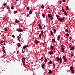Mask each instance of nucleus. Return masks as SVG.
I'll return each instance as SVG.
<instances>
[{
    "label": "nucleus",
    "mask_w": 75,
    "mask_h": 75,
    "mask_svg": "<svg viewBox=\"0 0 75 75\" xmlns=\"http://www.w3.org/2000/svg\"><path fill=\"white\" fill-rule=\"evenodd\" d=\"M57 61H59V60L60 64H61V63H62V59L61 58V57H60V58H59V57H57Z\"/></svg>",
    "instance_id": "f257e3e1"
},
{
    "label": "nucleus",
    "mask_w": 75,
    "mask_h": 75,
    "mask_svg": "<svg viewBox=\"0 0 75 75\" xmlns=\"http://www.w3.org/2000/svg\"><path fill=\"white\" fill-rule=\"evenodd\" d=\"M64 20V18H58V20H59L60 21V22H62Z\"/></svg>",
    "instance_id": "f03ea898"
},
{
    "label": "nucleus",
    "mask_w": 75,
    "mask_h": 75,
    "mask_svg": "<svg viewBox=\"0 0 75 75\" xmlns=\"http://www.w3.org/2000/svg\"><path fill=\"white\" fill-rule=\"evenodd\" d=\"M63 59L64 62H67V59H66V57H65V55L63 56Z\"/></svg>",
    "instance_id": "7ed1b4c3"
},
{
    "label": "nucleus",
    "mask_w": 75,
    "mask_h": 75,
    "mask_svg": "<svg viewBox=\"0 0 75 75\" xmlns=\"http://www.w3.org/2000/svg\"><path fill=\"white\" fill-rule=\"evenodd\" d=\"M5 43V42L4 41H2L1 43V44L2 45H6Z\"/></svg>",
    "instance_id": "20e7f679"
},
{
    "label": "nucleus",
    "mask_w": 75,
    "mask_h": 75,
    "mask_svg": "<svg viewBox=\"0 0 75 75\" xmlns=\"http://www.w3.org/2000/svg\"><path fill=\"white\" fill-rule=\"evenodd\" d=\"M23 30V29L21 28H19L18 29L17 31H18V32H21Z\"/></svg>",
    "instance_id": "39448f33"
},
{
    "label": "nucleus",
    "mask_w": 75,
    "mask_h": 75,
    "mask_svg": "<svg viewBox=\"0 0 75 75\" xmlns=\"http://www.w3.org/2000/svg\"><path fill=\"white\" fill-rule=\"evenodd\" d=\"M48 16L49 17H50L51 18V17H52V15L51 14H48Z\"/></svg>",
    "instance_id": "423d86ee"
},
{
    "label": "nucleus",
    "mask_w": 75,
    "mask_h": 75,
    "mask_svg": "<svg viewBox=\"0 0 75 75\" xmlns=\"http://www.w3.org/2000/svg\"><path fill=\"white\" fill-rule=\"evenodd\" d=\"M28 46V45H25L23 47V49H25V48H27V47Z\"/></svg>",
    "instance_id": "0eeeda50"
},
{
    "label": "nucleus",
    "mask_w": 75,
    "mask_h": 75,
    "mask_svg": "<svg viewBox=\"0 0 75 75\" xmlns=\"http://www.w3.org/2000/svg\"><path fill=\"white\" fill-rule=\"evenodd\" d=\"M49 54L51 55V54H53V52L52 51H50L49 52Z\"/></svg>",
    "instance_id": "6e6552de"
},
{
    "label": "nucleus",
    "mask_w": 75,
    "mask_h": 75,
    "mask_svg": "<svg viewBox=\"0 0 75 75\" xmlns=\"http://www.w3.org/2000/svg\"><path fill=\"white\" fill-rule=\"evenodd\" d=\"M35 43L36 44H38V41L37 40H35Z\"/></svg>",
    "instance_id": "1a4fd4ad"
},
{
    "label": "nucleus",
    "mask_w": 75,
    "mask_h": 75,
    "mask_svg": "<svg viewBox=\"0 0 75 75\" xmlns=\"http://www.w3.org/2000/svg\"><path fill=\"white\" fill-rule=\"evenodd\" d=\"M49 74H51V73H52V71H51V70H49V72H48Z\"/></svg>",
    "instance_id": "9d476101"
},
{
    "label": "nucleus",
    "mask_w": 75,
    "mask_h": 75,
    "mask_svg": "<svg viewBox=\"0 0 75 75\" xmlns=\"http://www.w3.org/2000/svg\"><path fill=\"white\" fill-rule=\"evenodd\" d=\"M70 69L71 71L72 70H73V69H74V68L73 67L71 66L70 67Z\"/></svg>",
    "instance_id": "9b49d317"
},
{
    "label": "nucleus",
    "mask_w": 75,
    "mask_h": 75,
    "mask_svg": "<svg viewBox=\"0 0 75 75\" xmlns=\"http://www.w3.org/2000/svg\"><path fill=\"white\" fill-rule=\"evenodd\" d=\"M44 66H45V64H43L42 65V68H43V69H44Z\"/></svg>",
    "instance_id": "f8f14e48"
},
{
    "label": "nucleus",
    "mask_w": 75,
    "mask_h": 75,
    "mask_svg": "<svg viewBox=\"0 0 75 75\" xmlns=\"http://www.w3.org/2000/svg\"><path fill=\"white\" fill-rule=\"evenodd\" d=\"M74 47H71L70 48V50H74Z\"/></svg>",
    "instance_id": "ddd939ff"
},
{
    "label": "nucleus",
    "mask_w": 75,
    "mask_h": 75,
    "mask_svg": "<svg viewBox=\"0 0 75 75\" xmlns=\"http://www.w3.org/2000/svg\"><path fill=\"white\" fill-rule=\"evenodd\" d=\"M64 13V14L65 15V16H67V12L65 11Z\"/></svg>",
    "instance_id": "4468645a"
},
{
    "label": "nucleus",
    "mask_w": 75,
    "mask_h": 75,
    "mask_svg": "<svg viewBox=\"0 0 75 75\" xmlns=\"http://www.w3.org/2000/svg\"><path fill=\"white\" fill-rule=\"evenodd\" d=\"M60 35H59L58 37H57V40H59V38H60Z\"/></svg>",
    "instance_id": "2eb2a0df"
},
{
    "label": "nucleus",
    "mask_w": 75,
    "mask_h": 75,
    "mask_svg": "<svg viewBox=\"0 0 75 75\" xmlns=\"http://www.w3.org/2000/svg\"><path fill=\"white\" fill-rule=\"evenodd\" d=\"M52 41L53 42L55 43V39H52Z\"/></svg>",
    "instance_id": "dca6fc26"
},
{
    "label": "nucleus",
    "mask_w": 75,
    "mask_h": 75,
    "mask_svg": "<svg viewBox=\"0 0 75 75\" xmlns=\"http://www.w3.org/2000/svg\"><path fill=\"white\" fill-rule=\"evenodd\" d=\"M39 27L41 29H42V28L41 27V24H39Z\"/></svg>",
    "instance_id": "f3484780"
},
{
    "label": "nucleus",
    "mask_w": 75,
    "mask_h": 75,
    "mask_svg": "<svg viewBox=\"0 0 75 75\" xmlns=\"http://www.w3.org/2000/svg\"><path fill=\"white\" fill-rule=\"evenodd\" d=\"M15 22L16 23H18V20H16Z\"/></svg>",
    "instance_id": "a211bd4d"
},
{
    "label": "nucleus",
    "mask_w": 75,
    "mask_h": 75,
    "mask_svg": "<svg viewBox=\"0 0 75 75\" xmlns=\"http://www.w3.org/2000/svg\"><path fill=\"white\" fill-rule=\"evenodd\" d=\"M61 46L62 48H63V47H64V45H63V44H61Z\"/></svg>",
    "instance_id": "6ab92c4d"
},
{
    "label": "nucleus",
    "mask_w": 75,
    "mask_h": 75,
    "mask_svg": "<svg viewBox=\"0 0 75 75\" xmlns=\"http://www.w3.org/2000/svg\"><path fill=\"white\" fill-rule=\"evenodd\" d=\"M22 61H25V58H23L22 59Z\"/></svg>",
    "instance_id": "aec40b11"
},
{
    "label": "nucleus",
    "mask_w": 75,
    "mask_h": 75,
    "mask_svg": "<svg viewBox=\"0 0 75 75\" xmlns=\"http://www.w3.org/2000/svg\"><path fill=\"white\" fill-rule=\"evenodd\" d=\"M22 62L23 63V64L24 65H25V62L22 61Z\"/></svg>",
    "instance_id": "412c9836"
},
{
    "label": "nucleus",
    "mask_w": 75,
    "mask_h": 75,
    "mask_svg": "<svg viewBox=\"0 0 75 75\" xmlns=\"http://www.w3.org/2000/svg\"><path fill=\"white\" fill-rule=\"evenodd\" d=\"M45 62H47V58H45Z\"/></svg>",
    "instance_id": "4be33fe9"
},
{
    "label": "nucleus",
    "mask_w": 75,
    "mask_h": 75,
    "mask_svg": "<svg viewBox=\"0 0 75 75\" xmlns=\"http://www.w3.org/2000/svg\"><path fill=\"white\" fill-rule=\"evenodd\" d=\"M51 32V35H53V32H52V31H51V32Z\"/></svg>",
    "instance_id": "5701e85b"
},
{
    "label": "nucleus",
    "mask_w": 75,
    "mask_h": 75,
    "mask_svg": "<svg viewBox=\"0 0 75 75\" xmlns=\"http://www.w3.org/2000/svg\"><path fill=\"white\" fill-rule=\"evenodd\" d=\"M29 14H32V11H31V10L29 12Z\"/></svg>",
    "instance_id": "b1692460"
},
{
    "label": "nucleus",
    "mask_w": 75,
    "mask_h": 75,
    "mask_svg": "<svg viewBox=\"0 0 75 75\" xmlns=\"http://www.w3.org/2000/svg\"><path fill=\"white\" fill-rule=\"evenodd\" d=\"M65 31L66 32V33H68V30L67 29H66L65 30Z\"/></svg>",
    "instance_id": "393cba45"
},
{
    "label": "nucleus",
    "mask_w": 75,
    "mask_h": 75,
    "mask_svg": "<svg viewBox=\"0 0 75 75\" xmlns=\"http://www.w3.org/2000/svg\"><path fill=\"white\" fill-rule=\"evenodd\" d=\"M56 16L57 17V18L58 20V18H59V16H58V15H56Z\"/></svg>",
    "instance_id": "a878e982"
},
{
    "label": "nucleus",
    "mask_w": 75,
    "mask_h": 75,
    "mask_svg": "<svg viewBox=\"0 0 75 75\" xmlns=\"http://www.w3.org/2000/svg\"><path fill=\"white\" fill-rule=\"evenodd\" d=\"M3 51L4 53H6V51H5V50H4V48L3 49Z\"/></svg>",
    "instance_id": "bb28decb"
},
{
    "label": "nucleus",
    "mask_w": 75,
    "mask_h": 75,
    "mask_svg": "<svg viewBox=\"0 0 75 75\" xmlns=\"http://www.w3.org/2000/svg\"><path fill=\"white\" fill-rule=\"evenodd\" d=\"M17 45L18 47H20V46H21V45H20V43H18V44H17Z\"/></svg>",
    "instance_id": "cd10ccee"
},
{
    "label": "nucleus",
    "mask_w": 75,
    "mask_h": 75,
    "mask_svg": "<svg viewBox=\"0 0 75 75\" xmlns=\"http://www.w3.org/2000/svg\"><path fill=\"white\" fill-rule=\"evenodd\" d=\"M42 17H45V14H42Z\"/></svg>",
    "instance_id": "c85d7f7f"
},
{
    "label": "nucleus",
    "mask_w": 75,
    "mask_h": 75,
    "mask_svg": "<svg viewBox=\"0 0 75 75\" xmlns=\"http://www.w3.org/2000/svg\"><path fill=\"white\" fill-rule=\"evenodd\" d=\"M54 33H56V30L55 29H54Z\"/></svg>",
    "instance_id": "c756f323"
},
{
    "label": "nucleus",
    "mask_w": 75,
    "mask_h": 75,
    "mask_svg": "<svg viewBox=\"0 0 75 75\" xmlns=\"http://www.w3.org/2000/svg\"><path fill=\"white\" fill-rule=\"evenodd\" d=\"M53 48H54V47L52 46H51V49L52 50H53Z\"/></svg>",
    "instance_id": "7c9ffc66"
},
{
    "label": "nucleus",
    "mask_w": 75,
    "mask_h": 75,
    "mask_svg": "<svg viewBox=\"0 0 75 75\" xmlns=\"http://www.w3.org/2000/svg\"><path fill=\"white\" fill-rule=\"evenodd\" d=\"M14 8V7L12 6V7H11V9L12 10H13Z\"/></svg>",
    "instance_id": "2f4dec72"
},
{
    "label": "nucleus",
    "mask_w": 75,
    "mask_h": 75,
    "mask_svg": "<svg viewBox=\"0 0 75 75\" xmlns=\"http://www.w3.org/2000/svg\"><path fill=\"white\" fill-rule=\"evenodd\" d=\"M52 61H50V62H49V64H51V63H52Z\"/></svg>",
    "instance_id": "473e14b6"
},
{
    "label": "nucleus",
    "mask_w": 75,
    "mask_h": 75,
    "mask_svg": "<svg viewBox=\"0 0 75 75\" xmlns=\"http://www.w3.org/2000/svg\"><path fill=\"white\" fill-rule=\"evenodd\" d=\"M41 33H42V35H43V31H41Z\"/></svg>",
    "instance_id": "72a5a7b5"
},
{
    "label": "nucleus",
    "mask_w": 75,
    "mask_h": 75,
    "mask_svg": "<svg viewBox=\"0 0 75 75\" xmlns=\"http://www.w3.org/2000/svg\"><path fill=\"white\" fill-rule=\"evenodd\" d=\"M18 40L19 41H20V38H19V36H18Z\"/></svg>",
    "instance_id": "f704fd0d"
},
{
    "label": "nucleus",
    "mask_w": 75,
    "mask_h": 75,
    "mask_svg": "<svg viewBox=\"0 0 75 75\" xmlns=\"http://www.w3.org/2000/svg\"><path fill=\"white\" fill-rule=\"evenodd\" d=\"M66 8L67 10H69V9L68 8V6H66Z\"/></svg>",
    "instance_id": "c9c22d12"
},
{
    "label": "nucleus",
    "mask_w": 75,
    "mask_h": 75,
    "mask_svg": "<svg viewBox=\"0 0 75 75\" xmlns=\"http://www.w3.org/2000/svg\"><path fill=\"white\" fill-rule=\"evenodd\" d=\"M17 12V11H14V14H15V13H16Z\"/></svg>",
    "instance_id": "e433bc0d"
},
{
    "label": "nucleus",
    "mask_w": 75,
    "mask_h": 75,
    "mask_svg": "<svg viewBox=\"0 0 75 75\" xmlns=\"http://www.w3.org/2000/svg\"><path fill=\"white\" fill-rule=\"evenodd\" d=\"M44 5H42L41 6V8H44Z\"/></svg>",
    "instance_id": "4c0bfd02"
},
{
    "label": "nucleus",
    "mask_w": 75,
    "mask_h": 75,
    "mask_svg": "<svg viewBox=\"0 0 75 75\" xmlns=\"http://www.w3.org/2000/svg\"><path fill=\"white\" fill-rule=\"evenodd\" d=\"M62 52H64V48H62Z\"/></svg>",
    "instance_id": "58836bf2"
},
{
    "label": "nucleus",
    "mask_w": 75,
    "mask_h": 75,
    "mask_svg": "<svg viewBox=\"0 0 75 75\" xmlns=\"http://www.w3.org/2000/svg\"><path fill=\"white\" fill-rule=\"evenodd\" d=\"M42 59H43V57H42L40 59V60H42V61H43V60H42Z\"/></svg>",
    "instance_id": "ea45409f"
},
{
    "label": "nucleus",
    "mask_w": 75,
    "mask_h": 75,
    "mask_svg": "<svg viewBox=\"0 0 75 75\" xmlns=\"http://www.w3.org/2000/svg\"><path fill=\"white\" fill-rule=\"evenodd\" d=\"M71 71L72 74H74V70H72Z\"/></svg>",
    "instance_id": "a19ab883"
},
{
    "label": "nucleus",
    "mask_w": 75,
    "mask_h": 75,
    "mask_svg": "<svg viewBox=\"0 0 75 75\" xmlns=\"http://www.w3.org/2000/svg\"><path fill=\"white\" fill-rule=\"evenodd\" d=\"M39 37L41 38V34H40L39 35Z\"/></svg>",
    "instance_id": "79ce46f5"
},
{
    "label": "nucleus",
    "mask_w": 75,
    "mask_h": 75,
    "mask_svg": "<svg viewBox=\"0 0 75 75\" xmlns=\"http://www.w3.org/2000/svg\"><path fill=\"white\" fill-rule=\"evenodd\" d=\"M66 35H67V36L68 37L69 36V34L67 33L66 34Z\"/></svg>",
    "instance_id": "37998d69"
},
{
    "label": "nucleus",
    "mask_w": 75,
    "mask_h": 75,
    "mask_svg": "<svg viewBox=\"0 0 75 75\" xmlns=\"http://www.w3.org/2000/svg\"><path fill=\"white\" fill-rule=\"evenodd\" d=\"M5 30L6 31H7V29H6V28H5Z\"/></svg>",
    "instance_id": "c03bdc74"
},
{
    "label": "nucleus",
    "mask_w": 75,
    "mask_h": 75,
    "mask_svg": "<svg viewBox=\"0 0 75 75\" xmlns=\"http://www.w3.org/2000/svg\"><path fill=\"white\" fill-rule=\"evenodd\" d=\"M50 19H51V20H52V19H53V18H52V17H50Z\"/></svg>",
    "instance_id": "a18cd8bd"
},
{
    "label": "nucleus",
    "mask_w": 75,
    "mask_h": 75,
    "mask_svg": "<svg viewBox=\"0 0 75 75\" xmlns=\"http://www.w3.org/2000/svg\"><path fill=\"white\" fill-rule=\"evenodd\" d=\"M6 5H7V4L6 3L4 4H3V6H6Z\"/></svg>",
    "instance_id": "49530a36"
},
{
    "label": "nucleus",
    "mask_w": 75,
    "mask_h": 75,
    "mask_svg": "<svg viewBox=\"0 0 75 75\" xmlns=\"http://www.w3.org/2000/svg\"><path fill=\"white\" fill-rule=\"evenodd\" d=\"M22 52H23V53H24H24L25 52H24L23 51V50H22Z\"/></svg>",
    "instance_id": "de8ad7c7"
},
{
    "label": "nucleus",
    "mask_w": 75,
    "mask_h": 75,
    "mask_svg": "<svg viewBox=\"0 0 75 75\" xmlns=\"http://www.w3.org/2000/svg\"><path fill=\"white\" fill-rule=\"evenodd\" d=\"M53 66L54 68H55V64H53Z\"/></svg>",
    "instance_id": "09e8293b"
},
{
    "label": "nucleus",
    "mask_w": 75,
    "mask_h": 75,
    "mask_svg": "<svg viewBox=\"0 0 75 75\" xmlns=\"http://www.w3.org/2000/svg\"><path fill=\"white\" fill-rule=\"evenodd\" d=\"M27 10H29V9H30V8H29V7H27Z\"/></svg>",
    "instance_id": "8fccbe9b"
},
{
    "label": "nucleus",
    "mask_w": 75,
    "mask_h": 75,
    "mask_svg": "<svg viewBox=\"0 0 75 75\" xmlns=\"http://www.w3.org/2000/svg\"><path fill=\"white\" fill-rule=\"evenodd\" d=\"M12 37H13V38H15V36H14V35H12Z\"/></svg>",
    "instance_id": "3c124183"
},
{
    "label": "nucleus",
    "mask_w": 75,
    "mask_h": 75,
    "mask_svg": "<svg viewBox=\"0 0 75 75\" xmlns=\"http://www.w3.org/2000/svg\"><path fill=\"white\" fill-rule=\"evenodd\" d=\"M4 41V42H5V44H6H6H7V42H6V41Z\"/></svg>",
    "instance_id": "603ef678"
},
{
    "label": "nucleus",
    "mask_w": 75,
    "mask_h": 75,
    "mask_svg": "<svg viewBox=\"0 0 75 75\" xmlns=\"http://www.w3.org/2000/svg\"><path fill=\"white\" fill-rule=\"evenodd\" d=\"M62 11L63 12H64L65 11H64V9L62 10Z\"/></svg>",
    "instance_id": "864d4df0"
},
{
    "label": "nucleus",
    "mask_w": 75,
    "mask_h": 75,
    "mask_svg": "<svg viewBox=\"0 0 75 75\" xmlns=\"http://www.w3.org/2000/svg\"><path fill=\"white\" fill-rule=\"evenodd\" d=\"M62 1L64 3L65 2V0H62Z\"/></svg>",
    "instance_id": "5fc2aeb1"
},
{
    "label": "nucleus",
    "mask_w": 75,
    "mask_h": 75,
    "mask_svg": "<svg viewBox=\"0 0 75 75\" xmlns=\"http://www.w3.org/2000/svg\"><path fill=\"white\" fill-rule=\"evenodd\" d=\"M2 57H3V58H4V55H3L2 56Z\"/></svg>",
    "instance_id": "6e6d98bb"
},
{
    "label": "nucleus",
    "mask_w": 75,
    "mask_h": 75,
    "mask_svg": "<svg viewBox=\"0 0 75 75\" xmlns=\"http://www.w3.org/2000/svg\"><path fill=\"white\" fill-rule=\"evenodd\" d=\"M70 41H71V37H70Z\"/></svg>",
    "instance_id": "4d7b16f0"
},
{
    "label": "nucleus",
    "mask_w": 75,
    "mask_h": 75,
    "mask_svg": "<svg viewBox=\"0 0 75 75\" xmlns=\"http://www.w3.org/2000/svg\"><path fill=\"white\" fill-rule=\"evenodd\" d=\"M73 55H74V54H71V56H72V57H73Z\"/></svg>",
    "instance_id": "13d9d810"
},
{
    "label": "nucleus",
    "mask_w": 75,
    "mask_h": 75,
    "mask_svg": "<svg viewBox=\"0 0 75 75\" xmlns=\"http://www.w3.org/2000/svg\"><path fill=\"white\" fill-rule=\"evenodd\" d=\"M61 8H62V9H63V6H62L61 7Z\"/></svg>",
    "instance_id": "bf43d9fd"
},
{
    "label": "nucleus",
    "mask_w": 75,
    "mask_h": 75,
    "mask_svg": "<svg viewBox=\"0 0 75 75\" xmlns=\"http://www.w3.org/2000/svg\"><path fill=\"white\" fill-rule=\"evenodd\" d=\"M61 1H60V4H61Z\"/></svg>",
    "instance_id": "052dcab7"
},
{
    "label": "nucleus",
    "mask_w": 75,
    "mask_h": 75,
    "mask_svg": "<svg viewBox=\"0 0 75 75\" xmlns=\"http://www.w3.org/2000/svg\"><path fill=\"white\" fill-rule=\"evenodd\" d=\"M69 48H71V45H70L69 46Z\"/></svg>",
    "instance_id": "680f3d73"
},
{
    "label": "nucleus",
    "mask_w": 75,
    "mask_h": 75,
    "mask_svg": "<svg viewBox=\"0 0 75 75\" xmlns=\"http://www.w3.org/2000/svg\"><path fill=\"white\" fill-rule=\"evenodd\" d=\"M17 54H18V52H18V51H17Z\"/></svg>",
    "instance_id": "e2e57ef3"
},
{
    "label": "nucleus",
    "mask_w": 75,
    "mask_h": 75,
    "mask_svg": "<svg viewBox=\"0 0 75 75\" xmlns=\"http://www.w3.org/2000/svg\"><path fill=\"white\" fill-rule=\"evenodd\" d=\"M73 62H75V60H73Z\"/></svg>",
    "instance_id": "0e129e2a"
},
{
    "label": "nucleus",
    "mask_w": 75,
    "mask_h": 75,
    "mask_svg": "<svg viewBox=\"0 0 75 75\" xmlns=\"http://www.w3.org/2000/svg\"><path fill=\"white\" fill-rule=\"evenodd\" d=\"M27 16L28 17H29V14H28Z\"/></svg>",
    "instance_id": "69168bd1"
},
{
    "label": "nucleus",
    "mask_w": 75,
    "mask_h": 75,
    "mask_svg": "<svg viewBox=\"0 0 75 75\" xmlns=\"http://www.w3.org/2000/svg\"><path fill=\"white\" fill-rule=\"evenodd\" d=\"M33 23H35V21H34L33 22Z\"/></svg>",
    "instance_id": "338daca9"
},
{
    "label": "nucleus",
    "mask_w": 75,
    "mask_h": 75,
    "mask_svg": "<svg viewBox=\"0 0 75 75\" xmlns=\"http://www.w3.org/2000/svg\"><path fill=\"white\" fill-rule=\"evenodd\" d=\"M19 38H21V36L19 37Z\"/></svg>",
    "instance_id": "774afa93"
}]
</instances>
